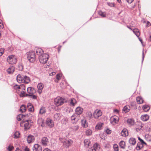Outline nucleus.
I'll use <instances>...</instances> for the list:
<instances>
[{
  "mask_svg": "<svg viewBox=\"0 0 151 151\" xmlns=\"http://www.w3.org/2000/svg\"><path fill=\"white\" fill-rule=\"evenodd\" d=\"M27 57L30 62L33 63L35 59V54L33 51H30L27 53Z\"/></svg>",
  "mask_w": 151,
  "mask_h": 151,
  "instance_id": "f257e3e1",
  "label": "nucleus"
},
{
  "mask_svg": "<svg viewBox=\"0 0 151 151\" xmlns=\"http://www.w3.org/2000/svg\"><path fill=\"white\" fill-rule=\"evenodd\" d=\"M49 58V55L46 53L42 54V55L39 56V60L42 64H45L46 63Z\"/></svg>",
  "mask_w": 151,
  "mask_h": 151,
  "instance_id": "f03ea898",
  "label": "nucleus"
},
{
  "mask_svg": "<svg viewBox=\"0 0 151 151\" xmlns=\"http://www.w3.org/2000/svg\"><path fill=\"white\" fill-rule=\"evenodd\" d=\"M30 121L29 119H26L22 121L20 125L22 127H24L25 129H29L31 126L30 124L29 123Z\"/></svg>",
  "mask_w": 151,
  "mask_h": 151,
  "instance_id": "7ed1b4c3",
  "label": "nucleus"
},
{
  "mask_svg": "<svg viewBox=\"0 0 151 151\" xmlns=\"http://www.w3.org/2000/svg\"><path fill=\"white\" fill-rule=\"evenodd\" d=\"M7 61L9 64H13L17 62V58L15 56L10 55L7 58Z\"/></svg>",
  "mask_w": 151,
  "mask_h": 151,
  "instance_id": "20e7f679",
  "label": "nucleus"
},
{
  "mask_svg": "<svg viewBox=\"0 0 151 151\" xmlns=\"http://www.w3.org/2000/svg\"><path fill=\"white\" fill-rule=\"evenodd\" d=\"M64 100L60 97H57L54 99V103L56 106H58L63 104L64 102Z\"/></svg>",
  "mask_w": 151,
  "mask_h": 151,
  "instance_id": "39448f33",
  "label": "nucleus"
},
{
  "mask_svg": "<svg viewBox=\"0 0 151 151\" xmlns=\"http://www.w3.org/2000/svg\"><path fill=\"white\" fill-rule=\"evenodd\" d=\"M60 141L63 143V145H65L67 147H68L71 145L73 142L72 140L70 139L67 140L65 139H61Z\"/></svg>",
  "mask_w": 151,
  "mask_h": 151,
  "instance_id": "423d86ee",
  "label": "nucleus"
},
{
  "mask_svg": "<svg viewBox=\"0 0 151 151\" xmlns=\"http://www.w3.org/2000/svg\"><path fill=\"white\" fill-rule=\"evenodd\" d=\"M119 117L116 116H114L110 118V122L113 125L118 123L119 121Z\"/></svg>",
  "mask_w": 151,
  "mask_h": 151,
  "instance_id": "0eeeda50",
  "label": "nucleus"
},
{
  "mask_svg": "<svg viewBox=\"0 0 151 151\" xmlns=\"http://www.w3.org/2000/svg\"><path fill=\"white\" fill-rule=\"evenodd\" d=\"M102 112L99 109H97L93 113V115L95 119H97L101 116Z\"/></svg>",
  "mask_w": 151,
  "mask_h": 151,
  "instance_id": "6e6552de",
  "label": "nucleus"
},
{
  "mask_svg": "<svg viewBox=\"0 0 151 151\" xmlns=\"http://www.w3.org/2000/svg\"><path fill=\"white\" fill-rule=\"evenodd\" d=\"M46 124L50 128L54 126V123L52 120L50 118H48L46 120Z\"/></svg>",
  "mask_w": 151,
  "mask_h": 151,
  "instance_id": "1a4fd4ad",
  "label": "nucleus"
},
{
  "mask_svg": "<svg viewBox=\"0 0 151 151\" xmlns=\"http://www.w3.org/2000/svg\"><path fill=\"white\" fill-rule=\"evenodd\" d=\"M33 151H42V148L41 146L38 144L34 145L33 147Z\"/></svg>",
  "mask_w": 151,
  "mask_h": 151,
  "instance_id": "9d476101",
  "label": "nucleus"
},
{
  "mask_svg": "<svg viewBox=\"0 0 151 151\" xmlns=\"http://www.w3.org/2000/svg\"><path fill=\"white\" fill-rule=\"evenodd\" d=\"M78 115L76 114H73L71 117V122L73 124H76L78 121V119L77 118Z\"/></svg>",
  "mask_w": 151,
  "mask_h": 151,
  "instance_id": "9b49d317",
  "label": "nucleus"
},
{
  "mask_svg": "<svg viewBox=\"0 0 151 151\" xmlns=\"http://www.w3.org/2000/svg\"><path fill=\"white\" fill-rule=\"evenodd\" d=\"M27 92L28 94H27L28 96H32L34 94L35 92V90L32 87H29L27 88Z\"/></svg>",
  "mask_w": 151,
  "mask_h": 151,
  "instance_id": "f8f14e48",
  "label": "nucleus"
},
{
  "mask_svg": "<svg viewBox=\"0 0 151 151\" xmlns=\"http://www.w3.org/2000/svg\"><path fill=\"white\" fill-rule=\"evenodd\" d=\"M24 76L18 74L17 77V80L19 83H23Z\"/></svg>",
  "mask_w": 151,
  "mask_h": 151,
  "instance_id": "ddd939ff",
  "label": "nucleus"
},
{
  "mask_svg": "<svg viewBox=\"0 0 151 151\" xmlns=\"http://www.w3.org/2000/svg\"><path fill=\"white\" fill-rule=\"evenodd\" d=\"M48 143V140L47 137H44L42 138L41 140V144L43 146H47Z\"/></svg>",
  "mask_w": 151,
  "mask_h": 151,
  "instance_id": "4468645a",
  "label": "nucleus"
},
{
  "mask_svg": "<svg viewBox=\"0 0 151 151\" xmlns=\"http://www.w3.org/2000/svg\"><path fill=\"white\" fill-rule=\"evenodd\" d=\"M37 88L38 89V92L39 94H41L44 88L43 84L42 83H39L37 86Z\"/></svg>",
  "mask_w": 151,
  "mask_h": 151,
  "instance_id": "2eb2a0df",
  "label": "nucleus"
},
{
  "mask_svg": "<svg viewBox=\"0 0 151 151\" xmlns=\"http://www.w3.org/2000/svg\"><path fill=\"white\" fill-rule=\"evenodd\" d=\"M81 124L82 126L84 128H86L88 127V123L85 119H81Z\"/></svg>",
  "mask_w": 151,
  "mask_h": 151,
  "instance_id": "dca6fc26",
  "label": "nucleus"
},
{
  "mask_svg": "<svg viewBox=\"0 0 151 151\" xmlns=\"http://www.w3.org/2000/svg\"><path fill=\"white\" fill-rule=\"evenodd\" d=\"M104 123L101 122H99L95 127V129L96 130H100L103 128Z\"/></svg>",
  "mask_w": 151,
  "mask_h": 151,
  "instance_id": "f3484780",
  "label": "nucleus"
},
{
  "mask_svg": "<svg viewBox=\"0 0 151 151\" xmlns=\"http://www.w3.org/2000/svg\"><path fill=\"white\" fill-rule=\"evenodd\" d=\"M83 109L80 107H77L76 109V114L77 115L81 114L83 111Z\"/></svg>",
  "mask_w": 151,
  "mask_h": 151,
  "instance_id": "a211bd4d",
  "label": "nucleus"
},
{
  "mask_svg": "<svg viewBox=\"0 0 151 151\" xmlns=\"http://www.w3.org/2000/svg\"><path fill=\"white\" fill-rule=\"evenodd\" d=\"M121 134V136L123 137H125L128 135V131L125 128L122 131Z\"/></svg>",
  "mask_w": 151,
  "mask_h": 151,
  "instance_id": "6ab92c4d",
  "label": "nucleus"
},
{
  "mask_svg": "<svg viewBox=\"0 0 151 151\" xmlns=\"http://www.w3.org/2000/svg\"><path fill=\"white\" fill-rule=\"evenodd\" d=\"M27 107L28 109V110L30 112H32L34 111V108L31 103H28L27 105Z\"/></svg>",
  "mask_w": 151,
  "mask_h": 151,
  "instance_id": "aec40b11",
  "label": "nucleus"
},
{
  "mask_svg": "<svg viewBox=\"0 0 151 151\" xmlns=\"http://www.w3.org/2000/svg\"><path fill=\"white\" fill-rule=\"evenodd\" d=\"M34 136L32 135H29L27 139V142L29 143H30L34 141Z\"/></svg>",
  "mask_w": 151,
  "mask_h": 151,
  "instance_id": "412c9836",
  "label": "nucleus"
},
{
  "mask_svg": "<svg viewBox=\"0 0 151 151\" xmlns=\"http://www.w3.org/2000/svg\"><path fill=\"white\" fill-rule=\"evenodd\" d=\"M14 67L12 66L9 68L7 70V72L9 74L12 73L14 71Z\"/></svg>",
  "mask_w": 151,
  "mask_h": 151,
  "instance_id": "4be33fe9",
  "label": "nucleus"
},
{
  "mask_svg": "<svg viewBox=\"0 0 151 151\" xmlns=\"http://www.w3.org/2000/svg\"><path fill=\"white\" fill-rule=\"evenodd\" d=\"M36 52L39 56L42 55V54H44L43 50L40 48H38L36 49Z\"/></svg>",
  "mask_w": 151,
  "mask_h": 151,
  "instance_id": "5701e85b",
  "label": "nucleus"
},
{
  "mask_svg": "<svg viewBox=\"0 0 151 151\" xmlns=\"http://www.w3.org/2000/svg\"><path fill=\"white\" fill-rule=\"evenodd\" d=\"M149 117L148 115H142L141 117V119L143 121H147L149 119Z\"/></svg>",
  "mask_w": 151,
  "mask_h": 151,
  "instance_id": "b1692460",
  "label": "nucleus"
},
{
  "mask_svg": "<svg viewBox=\"0 0 151 151\" xmlns=\"http://www.w3.org/2000/svg\"><path fill=\"white\" fill-rule=\"evenodd\" d=\"M129 142L131 145H134L136 143L135 139L133 137L130 138L129 140Z\"/></svg>",
  "mask_w": 151,
  "mask_h": 151,
  "instance_id": "393cba45",
  "label": "nucleus"
},
{
  "mask_svg": "<svg viewBox=\"0 0 151 151\" xmlns=\"http://www.w3.org/2000/svg\"><path fill=\"white\" fill-rule=\"evenodd\" d=\"M60 114L58 113H55L54 114V118L55 120L57 121L59 120L60 119Z\"/></svg>",
  "mask_w": 151,
  "mask_h": 151,
  "instance_id": "a878e982",
  "label": "nucleus"
},
{
  "mask_svg": "<svg viewBox=\"0 0 151 151\" xmlns=\"http://www.w3.org/2000/svg\"><path fill=\"white\" fill-rule=\"evenodd\" d=\"M137 101L138 104H141L143 103L144 100L142 98L140 97H137L136 99Z\"/></svg>",
  "mask_w": 151,
  "mask_h": 151,
  "instance_id": "bb28decb",
  "label": "nucleus"
},
{
  "mask_svg": "<svg viewBox=\"0 0 151 151\" xmlns=\"http://www.w3.org/2000/svg\"><path fill=\"white\" fill-rule=\"evenodd\" d=\"M84 142L85 147H88L90 143L89 139H85L84 141Z\"/></svg>",
  "mask_w": 151,
  "mask_h": 151,
  "instance_id": "cd10ccee",
  "label": "nucleus"
},
{
  "mask_svg": "<svg viewBox=\"0 0 151 151\" xmlns=\"http://www.w3.org/2000/svg\"><path fill=\"white\" fill-rule=\"evenodd\" d=\"M97 146L98 145L97 144H94L93 146L91 147V148H90L88 151H96V149H97Z\"/></svg>",
  "mask_w": 151,
  "mask_h": 151,
  "instance_id": "c85d7f7f",
  "label": "nucleus"
},
{
  "mask_svg": "<svg viewBox=\"0 0 151 151\" xmlns=\"http://www.w3.org/2000/svg\"><path fill=\"white\" fill-rule=\"evenodd\" d=\"M142 109L145 111L147 112L150 110V108L148 105H145L143 106Z\"/></svg>",
  "mask_w": 151,
  "mask_h": 151,
  "instance_id": "c756f323",
  "label": "nucleus"
},
{
  "mask_svg": "<svg viewBox=\"0 0 151 151\" xmlns=\"http://www.w3.org/2000/svg\"><path fill=\"white\" fill-rule=\"evenodd\" d=\"M27 94L26 93L25 91H21L19 93V95L21 97H24L28 96Z\"/></svg>",
  "mask_w": 151,
  "mask_h": 151,
  "instance_id": "7c9ffc66",
  "label": "nucleus"
},
{
  "mask_svg": "<svg viewBox=\"0 0 151 151\" xmlns=\"http://www.w3.org/2000/svg\"><path fill=\"white\" fill-rule=\"evenodd\" d=\"M26 110V107L24 105H22L20 107V111L23 113L25 112Z\"/></svg>",
  "mask_w": 151,
  "mask_h": 151,
  "instance_id": "2f4dec72",
  "label": "nucleus"
},
{
  "mask_svg": "<svg viewBox=\"0 0 151 151\" xmlns=\"http://www.w3.org/2000/svg\"><path fill=\"white\" fill-rule=\"evenodd\" d=\"M133 31L134 34L137 36L138 37L139 36L140 33L138 29H134Z\"/></svg>",
  "mask_w": 151,
  "mask_h": 151,
  "instance_id": "473e14b6",
  "label": "nucleus"
},
{
  "mask_svg": "<svg viewBox=\"0 0 151 151\" xmlns=\"http://www.w3.org/2000/svg\"><path fill=\"white\" fill-rule=\"evenodd\" d=\"M24 81H23V83H28L30 81L29 78L26 76H24Z\"/></svg>",
  "mask_w": 151,
  "mask_h": 151,
  "instance_id": "72a5a7b5",
  "label": "nucleus"
},
{
  "mask_svg": "<svg viewBox=\"0 0 151 151\" xmlns=\"http://www.w3.org/2000/svg\"><path fill=\"white\" fill-rule=\"evenodd\" d=\"M70 128L73 131H76L78 129L79 126L77 125H74L72 126Z\"/></svg>",
  "mask_w": 151,
  "mask_h": 151,
  "instance_id": "f704fd0d",
  "label": "nucleus"
},
{
  "mask_svg": "<svg viewBox=\"0 0 151 151\" xmlns=\"http://www.w3.org/2000/svg\"><path fill=\"white\" fill-rule=\"evenodd\" d=\"M76 102V101L75 99L72 98L71 99L70 103L72 106H74Z\"/></svg>",
  "mask_w": 151,
  "mask_h": 151,
  "instance_id": "c9c22d12",
  "label": "nucleus"
},
{
  "mask_svg": "<svg viewBox=\"0 0 151 151\" xmlns=\"http://www.w3.org/2000/svg\"><path fill=\"white\" fill-rule=\"evenodd\" d=\"M92 133V130L90 129H87L86 131V134L87 136L91 135Z\"/></svg>",
  "mask_w": 151,
  "mask_h": 151,
  "instance_id": "e433bc0d",
  "label": "nucleus"
},
{
  "mask_svg": "<svg viewBox=\"0 0 151 151\" xmlns=\"http://www.w3.org/2000/svg\"><path fill=\"white\" fill-rule=\"evenodd\" d=\"M127 123L131 125H133L134 124V120L131 119H128L127 121Z\"/></svg>",
  "mask_w": 151,
  "mask_h": 151,
  "instance_id": "4c0bfd02",
  "label": "nucleus"
},
{
  "mask_svg": "<svg viewBox=\"0 0 151 151\" xmlns=\"http://www.w3.org/2000/svg\"><path fill=\"white\" fill-rule=\"evenodd\" d=\"M130 110V107L128 106H124L123 109V111L126 113L128 112Z\"/></svg>",
  "mask_w": 151,
  "mask_h": 151,
  "instance_id": "58836bf2",
  "label": "nucleus"
},
{
  "mask_svg": "<svg viewBox=\"0 0 151 151\" xmlns=\"http://www.w3.org/2000/svg\"><path fill=\"white\" fill-rule=\"evenodd\" d=\"M119 146L122 148L124 149L125 147V143L124 141H121L119 143Z\"/></svg>",
  "mask_w": 151,
  "mask_h": 151,
  "instance_id": "ea45409f",
  "label": "nucleus"
},
{
  "mask_svg": "<svg viewBox=\"0 0 151 151\" xmlns=\"http://www.w3.org/2000/svg\"><path fill=\"white\" fill-rule=\"evenodd\" d=\"M25 91V86L21 84L20 85V87L19 89V92L21 91Z\"/></svg>",
  "mask_w": 151,
  "mask_h": 151,
  "instance_id": "a19ab883",
  "label": "nucleus"
},
{
  "mask_svg": "<svg viewBox=\"0 0 151 151\" xmlns=\"http://www.w3.org/2000/svg\"><path fill=\"white\" fill-rule=\"evenodd\" d=\"M38 123L42 126H43V123H44V120L42 119H39L37 121Z\"/></svg>",
  "mask_w": 151,
  "mask_h": 151,
  "instance_id": "79ce46f5",
  "label": "nucleus"
},
{
  "mask_svg": "<svg viewBox=\"0 0 151 151\" xmlns=\"http://www.w3.org/2000/svg\"><path fill=\"white\" fill-rule=\"evenodd\" d=\"M45 109L44 107H42L40 110L39 114H44L45 112Z\"/></svg>",
  "mask_w": 151,
  "mask_h": 151,
  "instance_id": "37998d69",
  "label": "nucleus"
},
{
  "mask_svg": "<svg viewBox=\"0 0 151 151\" xmlns=\"http://www.w3.org/2000/svg\"><path fill=\"white\" fill-rule=\"evenodd\" d=\"M24 115L22 114H19L18 115L17 117V120L18 121H20L22 119H23Z\"/></svg>",
  "mask_w": 151,
  "mask_h": 151,
  "instance_id": "c03bdc74",
  "label": "nucleus"
},
{
  "mask_svg": "<svg viewBox=\"0 0 151 151\" xmlns=\"http://www.w3.org/2000/svg\"><path fill=\"white\" fill-rule=\"evenodd\" d=\"M145 137V139L149 142L151 141V136L149 134H146Z\"/></svg>",
  "mask_w": 151,
  "mask_h": 151,
  "instance_id": "a18cd8bd",
  "label": "nucleus"
},
{
  "mask_svg": "<svg viewBox=\"0 0 151 151\" xmlns=\"http://www.w3.org/2000/svg\"><path fill=\"white\" fill-rule=\"evenodd\" d=\"M19 132H16L13 135L14 137L15 138H17L19 137Z\"/></svg>",
  "mask_w": 151,
  "mask_h": 151,
  "instance_id": "49530a36",
  "label": "nucleus"
},
{
  "mask_svg": "<svg viewBox=\"0 0 151 151\" xmlns=\"http://www.w3.org/2000/svg\"><path fill=\"white\" fill-rule=\"evenodd\" d=\"M62 122L63 124L66 125L68 123V119L66 118H64L62 119Z\"/></svg>",
  "mask_w": 151,
  "mask_h": 151,
  "instance_id": "de8ad7c7",
  "label": "nucleus"
},
{
  "mask_svg": "<svg viewBox=\"0 0 151 151\" xmlns=\"http://www.w3.org/2000/svg\"><path fill=\"white\" fill-rule=\"evenodd\" d=\"M98 14L103 17H106L105 14L104 12H103L101 11H100L98 12Z\"/></svg>",
  "mask_w": 151,
  "mask_h": 151,
  "instance_id": "09e8293b",
  "label": "nucleus"
},
{
  "mask_svg": "<svg viewBox=\"0 0 151 151\" xmlns=\"http://www.w3.org/2000/svg\"><path fill=\"white\" fill-rule=\"evenodd\" d=\"M113 148L115 151H119V147L117 145L114 144L113 145Z\"/></svg>",
  "mask_w": 151,
  "mask_h": 151,
  "instance_id": "8fccbe9b",
  "label": "nucleus"
},
{
  "mask_svg": "<svg viewBox=\"0 0 151 151\" xmlns=\"http://www.w3.org/2000/svg\"><path fill=\"white\" fill-rule=\"evenodd\" d=\"M87 116L89 118H91L92 116V113L90 111H88L86 112Z\"/></svg>",
  "mask_w": 151,
  "mask_h": 151,
  "instance_id": "3c124183",
  "label": "nucleus"
},
{
  "mask_svg": "<svg viewBox=\"0 0 151 151\" xmlns=\"http://www.w3.org/2000/svg\"><path fill=\"white\" fill-rule=\"evenodd\" d=\"M31 115V114H29V115L27 114L26 115H24L23 116V119L24 120L26 119H28L29 118L28 117L30 116Z\"/></svg>",
  "mask_w": 151,
  "mask_h": 151,
  "instance_id": "603ef678",
  "label": "nucleus"
},
{
  "mask_svg": "<svg viewBox=\"0 0 151 151\" xmlns=\"http://www.w3.org/2000/svg\"><path fill=\"white\" fill-rule=\"evenodd\" d=\"M14 149V147L13 146H12L10 145H9L8 147L7 148V149L9 151H12V150Z\"/></svg>",
  "mask_w": 151,
  "mask_h": 151,
  "instance_id": "864d4df0",
  "label": "nucleus"
},
{
  "mask_svg": "<svg viewBox=\"0 0 151 151\" xmlns=\"http://www.w3.org/2000/svg\"><path fill=\"white\" fill-rule=\"evenodd\" d=\"M4 26L2 21L0 19V29L3 28Z\"/></svg>",
  "mask_w": 151,
  "mask_h": 151,
  "instance_id": "5fc2aeb1",
  "label": "nucleus"
},
{
  "mask_svg": "<svg viewBox=\"0 0 151 151\" xmlns=\"http://www.w3.org/2000/svg\"><path fill=\"white\" fill-rule=\"evenodd\" d=\"M4 52V49L3 48L0 49V56L2 55Z\"/></svg>",
  "mask_w": 151,
  "mask_h": 151,
  "instance_id": "6e6d98bb",
  "label": "nucleus"
},
{
  "mask_svg": "<svg viewBox=\"0 0 151 151\" xmlns=\"http://www.w3.org/2000/svg\"><path fill=\"white\" fill-rule=\"evenodd\" d=\"M20 87V85L18 86L17 85H15L14 86V89H16L17 90H19V89Z\"/></svg>",
  "mask_w": 151,
  "mask_h": 151,
  "instance_id": "4d7b16f0",
  "label": "nucleus"
},
{
  "mask_svg": "<svg viewBox=\"0 0 151 151\" xmlns=\"http://www.w3.org/2000/svg\"><path fill=\"white\" fill-rule=\"evenodd\" d=\"M56 79H57V80H58L57 82H58V80H59L60 79V74H57L56 75Z\"/></svg>",
  "mask_w": 151,
  "mask_h": 151,
  "instance_id": "13d9d810",
  "label": "nucleus"
},
{
  "mask_svg": "<svg viewBox=\"0 0 151 151\" xmlns=\"http://www.w3.org/2000/svg\"><path fill=\"white\" fill-rule=\"evenodd\" d=\"M107 4L110 6H114V4L112 3H107Z\"/></svg>",
  "mask_w": 151,
  "mask_h": 151,
  "instance_id": "bf43d9fd",
  "label": "nucleus"
},
{
  "mask_svg": "<svg viewBox=\"0 0 151 151\" xmlns=\"http://www.w3.org/2000/svg\"><path fill=\"white\" fill-rule=\"evenodd\" d=\"M106 132L108 134H110L111 133V130L109 129H107L106 130Z\"/></svg>",
  "mask_w": 151,
  "mask_h": 151,
  "instance_id": "052dcab7",
  "label": "nucleus"
},
{
  "mask_svg": "<svg viewBox=\"0 0 151 151\" xmlns=\"http://www.w3.org/2000/svg\"><path fill=\"white\" fill-rule=\"evenodd\" d=\"M31 96V97L34 99H37V96H36L34 95L33 94H32V96Z\"/></svg>",
  "mask_w": 151,
  "mask_h": 151,
  "instance_id": "680f3d73",
  "label": "nucleus"
},
{
  "mask_svg": "<svg viewBox=\"0 0 151 151\" xmlns=\"http://www.w3.org/2000/svg\"><path fill=\"white\" fill-rule=\"evenodd\" d=\"M127 2L131 4L133 2L134 0H126Z\"/></svg>",
  "mask_w": 151,
  "mask_h": 151,
  "instance_id": "e2e57ef3",
  "label": "nucleus"
},
{
  "mask_svg": "<svg viewBox=\"0 0 151 151\" xmlns=\"http://www.w3.org/2000/svg\"><path fill=\"white\" fill-rule=\"evenodd\" d=\"M136 148L137 150H139L140 149V147L138 145V144L137 145Z\"/></svg>",
  "mask_w": 151,
  "mask_h": 151,
  "instance_id": "0e129e2a",
  "label": "nucleus"
},
{
  "mask_svg": "<svg viewBox=\"0 0 151 151\" xmlns=\"http://www.w3.org/2000/svg\"><path fill=\"white\" fill-rule=\"evenodd\" d=\"M140 141L141 142V144L142 145H143V144L146 145V143L145 142H144L142 139H141Z\"/></svg>",
  "mask_w": 151,
  "mask_h": 151,
  "instance_id": "69168bd1",
  "label": "nucleus"
},
{
  "mask_svg": "<svg viewBox=\"0 0 151 151\" xmlns=\"http://www.w3.org/2000/svg\"><path fill=\"white\" fill-rule=\"evenodd\" d=\"M24 151H29V149L27 147H26L24 149Z\"/></svg>",
  "mask_w": 151,
  "mask_h": 151,
  "instance_id": "338daca9",
  "label": "nucleus"
},
{
  "mask_svg": "<svg viewBox=\"0 0 151 151\" xmlns=\"http://www.w3.org/2000/svg\"><path fill=\"white\" fill-rule=\"evenodd\" d=\"M43 151H51V150L48 148H46Z\"/></svg>",
  "mask_w": 151,
  "mask_h": 151,
  "instance_id": "774afa93",
  "label": "nucleus"
}]
</instances>
